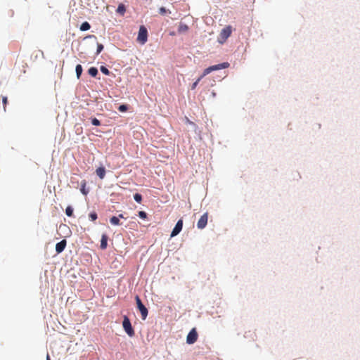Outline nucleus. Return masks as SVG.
Listing matches in <instances>:
<instances>
[{"label":"nucleus","mask_w":360,"mask_h":360,"mask_svg":"<svg viewBox=\"0 0 360 360\" xmlns=\"http://www.w3.org/2000/svg\"><path fill=\"white\" fill-rule=\"evenodd\" d=\"M230 64L228 62H224L220 64L214 65L208 67L207 68L205 69L203 71L202 75L192 84L191 89H195L199 83V82L207 75L210 74L212 71L219 70L221 69H225L229 68Z\"/></svg>","instance_id":"obj_1"},{"label":"nucleus","mask_w":360,"mask_h":360,"mask_svg":"<svg viewBox=\"0 0 360 360\" xmlns=\"http://www.w3.org/2000/svg\"><path fill=\"white\" fill-rule=\"evenodd\" d=\"M136 40L141 44L146 43L148 40V30L144 25L140 26Z\"/></svg>","instance_id":"obj_2"},{"label":"nucleus","mask_w":360,"mask_h":360,"mask_svg":"<svg viewBox=\"0 0 360 360\" xmlns=\"http://www.w3.org/2000/svg\"><path fill=\"white\" fill-rule=\"evenodd\" d=\"M122 326L124 331L129 337H133L134 335V330L131 326V322L129 318L126 316H124Z\"/></svg>","instance_id":"obj_3"},{"label":"nucleus","mask_w":360,"mask_h":360,"mask_svg":"<svg viewBox=\"0 0 360 360\" xmlns=\"http://www.w3.org/2000/svg\"><path fill=\"white\" fill-rule=\"evenodd\" d=\"M232 33V27L231 25L226 26L222 29L219 34V42L223 43L225 41Z\"/></svg>","instance_id":"obj_4"},{"label":"nucleus","mask_w":360,"mask_h":360,"mask_svg":"<svg viewBox=\"0 0 360 360\" xmlns=\"http://www.w3.org/2000/svg\"><path fill=\"white\" fill-rule=\"evenodd\" d=\"M135 300H136V305H137V307L138 309H139L140 312H141V317L143 320H145L148 316V309L143 304L140 297L136 295L135 297Z\"/></svg>","instance_id":"obj_5"},{"label":"nucleus","mask_w":360,"mask_h":360,"mask_svg":"<svg viewBox=\"0 0 360 360\" xmlns=\"http://www.w3.org/2000/svg\"><path fill=\"white\" fill-rule=\"evenodd\" d=\"M198 333L196 331V329L194 328L191 330V331L188 333L187 337H186V342L189 345L195 343L198 340Z\"/></svg>","instance_id":"obj_6"},{"label":"nucleus","mask_w":360,"mask_h":360,"mask_svg":"<svg viewBox=\"0 0 360 360\" xmlns=\"http://www.w3.org/2000/svg\"><path fill=\"white\" fill-rule=\"evenodd\" d=\"M183 228V220L179 219L177 223L176 224L174 228L173 229L170 237H174L177 236L182 230Z\"/></svg>","instance_id":"obj_7"},{"label":"nucleus","mask_w":360,"mask_h":360,"mask_svg":"<svg viewBox=\"0 0 360 360\" xmlns=\"http://www.w3.org/2000/svg\"><path fill=\"white\" fill-rule=\"evenodd\" d=\"M207 219H208V214L206 212L204 214L201 216V217L199 219L197 226L200 229H204L207 224Z\"/></svg>","instance_id":"obj_8"},{"label":"nucleus","mask_w":360,"mask_h":360,"mask_svg":"<svg viewBox=\"0 0 360 360\" xmlns=\"http://www.w3.org/2000/svg\"><path fill=\"white\" fill-rule=\"evenodd\" d=\"M67 245L66 240L63 239L56 245V251L58 254L61 253Z\"/></svg>","instance_id":"obj_9"},{"label":"nucleus","mask_w":360,"mask_h":360,"mask_svg":"<svg viewBox=\"0 0 360 360\" xmlns=\"http://www.w3.org/2000/svg\"><path fill=\"white\" fill-rule=\"evenodd\" d=\"M107 245H108V236L106 234H103L101 236L100 247L102 250H105V249H106Z\"/></svg>","instance_id":"obj_10"},{"label":"nucleus","mask_w":360,"mask_h":360,"mask_svg":"<svg viewBox=\"0 0 360 360\" xmlns=\"http://www.w3.org/2000/svg\"><path fill=\"white\" fill-rule=\"evenodd\" d=\"M96 173L100 179H103L105 175V169L104 167H100L96 169Z\"/></svg>","instance_id":"obj_11"},{"label":"nucleus","mask_w":360,"mask_h":360,"mask_svg":"<svg viewBox=\"0 0 360 360\" xmlns=\"http://www.w3.org/2000/svg\"><path fill=\"white\" fill-rule=\"evenodd\" d=\"M91 28V25L88 22H84L80 25V30L81 31H86L89 30Z\"/></svg>","instance_id":"obj_12"},{"label":"nucleus","mask_w":360,"mask_h":360,"mask_svg":"<svg viewBox=\"0 0 360 360\" xmlns=\"http://www.w3.org/2000/svg\"><path fill=\"white\" fill-rule=\"evenodd\" d=\"M88 72L91 77H96L98 74V70L95 67H91L89 69Z\"/></svg>","instance_id":"obj_13"},{"label":"nucleus","mask_w":360,"mask_h":360,"mask_svg":"<svg viewBox=\"0 0 360 360\" xmlns=\"http://www.w3.org/2000/svg\"><path fill=\"white\" fill-rule=\"evenodd\" d=\"M110 223L112 224V225H115V226H117V225H120V219L117 217H115V216H113L110 219Z\"/></svg>","instance_id":"obj_14"},{"label":"nucleus","mask_w":360,"mask_h":360,"mask_svg":"<svg viewBox=\"0 0 360 360\" xmlns=\"http://www.w3.org/2000/svg\"><path fill=\"white\" fill-rule=\"evenodd\" d=\"M82 67L81 65H77L76 66V68H75V71H76V75H77V77L79 79L82 73Z\"/></svg>","instance_id":"obj_15"},{"label":"nucleus","mask_w":360,"mask_h":360,"mask_svg":"<svg viewBox=\"0 0 360 360\" xmlns=\"http://www.w3.org/2000/svg\"><path fill=\"white\" fill-rule=\"evenodd\" d=\"M86 181H83L82 182V184H81V192L84 194V195H86L88 193H89V191L88 190H86Z\"/></svg>","instance_id":"obj_16"},{"label":"nucleus","mask_w":360,"mask_h":360,"mask_svg":"<svg viewBox=\"0 0 360 360\" xmlns=\"http://www.w3.org/2000/svg\"><path fill=\"white\" fill-rule=\"evenodd\" d=\"M65 214L68 217H72L73 214V209L70 206H68L65 209Z\"/></svg>","instance_id":"obj_17"},{"label":"nucleus","mask_w":360,"mask_h":360,"mask_svg":"<svg viewBox=\"0 0 360 360\" xmlns=\"http://www.w3.org/2000/svg\"><path fill=\"white\" fill-rule=\"evenodd\" d=\"M188 27L186 25H180L179 28H178V31L179 32H186L188 30Z\"/></svg>","instance_id":"obj_18"},{"label":"nucleus","mask_w":360,"mask_h":360,"mask_svg":"<svg viewBox=\"0 0 360 360\" xmlns=\"http://www.w3.org/2000/svg\"><path fill=\"white\" fill-rule=\"evenodd\" d=\"M159 13H160V15H164L167 13L170 14L171 11H167L165 7H160V9H159Z\"/></svg>","instance_id":"obj_19"},{"label":"nucleus","mask_w":360,"mask_h":360,"mask_svg":"<svg viewBox=\"0 0 360 360\" xmlns=\"http://www.w3.org/2000/svg\"><path fill=\"white\" fill-rule=\"evenodd\" d=\"M134 200L139 202V203H141V200H142V196L141 194L139 193H136L134 195Z\"/></svg>","instance_id":"obj_20"},{"label":"nucleus","mask_w":360,"mask_h":360,"mask_svg":"<svg viewBox=\"0 0 360 360\" xmlns=\"http://www.w3.org/2000/svg\"><path fill=\"white\" fill-rule=\"evenodd\" d=\"M101 71L105 75H110V71L109 70L105 67V66H101Z\"/></svg>","instance_id":"obj_21"},{"label":"nucleus","mask_w":360,"mask_h":360,"mask_svg":"<svg viewBox=\"0 0 360 360\" xmlns=\"http://www.w3.org/2000/svg\"><path fill=\"white\" fill-rule=\"evenodd\" d=\"M2 102H3V105H4V110L6 111V105L8 103V98L6 96H3L2 97Z\"/></svg>","instance_id":"obj_22"},{"label":"nucleus","mask_w":360,"mask_h":360,"mask_svg":"<svg viewBox=\"0 0 360 360\" xmlns=\"http://www.w3.org/2000/svg\"><path fill=\"white\" fill-rule=\"evenodd\" d=\"M117 11L118 13H120L121 14H124L125 12V8H124V5H120L117 8Z\"/></svg>","instance_id":"obj_23"},{"label":"nucleus","mask_w":360,"mask_h":360,"mask_svg":"<svg viewBox=\"0 0 360 360\" xmlns=\"http://www.w3.org/2000/svg\"><path fill=\"white\" fill-rule=\"evenodd\" d=\"M89 217L91 219V220H92V221H95L98 218L97 214L96 212L90 213Z\"/></svg>","instance_id":"obj_24"},{"label":"nucleus","mask_w":360,"mask_h":360,"mask_svg":"<svg viewBox=\"0 0 360 360\" xmlns=\"http://www.w3.org/2000/svg\"><path fill=\"white\" fill-rule=\"evenodd\" d=\"M103 49V45L101 44H97L96 54H99Z\"/></svg>","instance_id":"obj_25"},{"label":"nucleus","mask_w":360,"mask_h":360,"mask_svg":"<svg viewBox=\"0 0 360 360\" xmlns=\"http://www.w3.org/2000/svg\"><path fill=\"white\" fill-rule=\"evenodd\" d=\"M91 123L94 126H99L101 124L100 121L97 118H95V117L91 120Z\"/></svg>","instance_id":"obj_26"},{"label":"nucleus","mask_w":360,"mask_h":360,"mask_svg":"<svg viewBox=\"0 0 360 360\" xmlns=\"http://www.w3.org/2000/svg\"><path fill=\"white\" fill-rule=\"evenodd\" d=\"M139 217L141 219H146L147 217V214L144 211H139Z\"/></svg>","instance_id":"obj_27"},{"label":"nucleus","mask_w":360,"mask_h":360,"mask_svg":"<svg viewBox=\"0 0 360 360\" xmlns=\"http://www.w3.org/2000/svg\"><path fill=\"white\" fill-rule=\"evenodd\" d=\"M118 110L120 112H125L127 110V106L125 105H120Z\"/></svg>","instance_id":"obj_28"},{"label":"nucleus","mask_w":360,"mask_h":360,"mask_svg":"<svg viewBox=\"0 0 360 360\" xmlns=\"http://www.w3.org/2000/svg\"><path fill=\"white\" fill-rule=\"evenodd\" d=\"M117 217H118L119 219H120H120H124V215H123L122 214H119Z\"/></svg>","instance_id":"obj_29"},{"label":"nucleus","mask_w":360,"mask_h":360,"mask_svg":"<svg viewBox=\"0 0 360 360\" xmlns=\"http://www.w3.org/2000/svg\"><path fill=\"white\" fill-rule=\"evenodd\" d=\"M46 360H51L50 356L49 354L46 355Z\"/></svg>","instance_id":"obj_30"},{"label":"nucleus","mask_w":360,"mask_h":360,"mask_svg":"<svg viewBox=\"0 0 360 360\" xmlns=\"http://www.w3.org/2000/svg\"><path fill=\"white\" fill-rule=\"evenodd\" d=\"M87 37H89V38L94 37L95 38L96 37L94 35H89Z\"/></svg>","instance_id":"obj_31"}]
</instances>
